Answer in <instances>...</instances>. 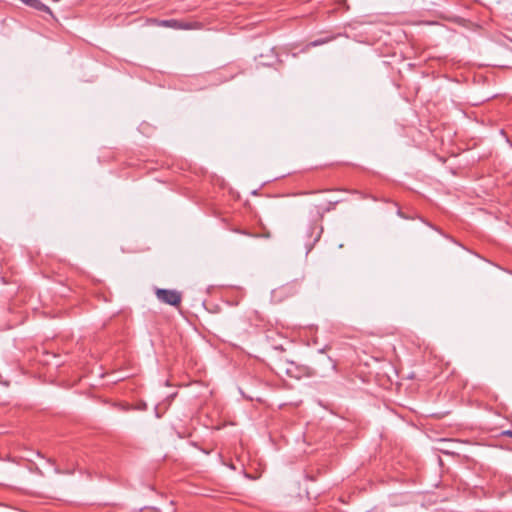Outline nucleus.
Segmentation results:
<instances>
[{
  "label": "nucleus",
  "mask_w": 512,
  "mask_h": 512,
  "mask_svg": "<svg viewBox=\"0 0 512 512\" xmlns=\"http://www.w3.org/2000/svg\"><path fill=\"white\" fill-rule=\"evenodd\" d=\"M151 23L160 26V27H166V28H172L175 30H189L192 28V24L187 21L183 20H177V19H168V20H158V19H152L150 21Z\"/></svg>",
  "instance_id": "nucleus-2"
},
{
  "label": "nucleus",
  "mask_w": 512,
  "mask_h": 512,
  "mask_svg": "<svg viewBox=\"0 0 512 512\" xmlns=\"http://www.w3.org/2000/svg\"><path fill=\"white\" fill-rule=\"evenodd\" d=\"M20 1L23 2L24 4H26L27 6L34 8L38 11H43V12H47V13L51 14L50 8L47 5H45L44 3H42L40 0H20Z\"/></svg>",
  "instance_id": "nucleus-3"
},
{
  "label": "nucleus",
  "mask_w": 512,
  "mask_h": 512,
  "mask_svg": "<svg viewBox=\"0 0 512 512\" xmlns=\"http://www.w3.org/2000/svg\"><path fill=\"white\" fill-rule=\"evenodd\" d=\"M193 27H194V29L198 28V24L195 21H194Z\"/></svg>",
  "instance_id": "nucleus-7"
},
{
  "label": "nucleus",
  "mask_w": 512,
  "mask_h": 512,
  "mask_svg": "<svg viewBox=\"0 0 512 512\" xmlns=\"http://www.w3.org/2000/svg\"><path fill=\"white\" fill-rule=\"evenodd\" d=\"M326 42H328V39H318V40L311 42L310 45L315 47V46L322 45Z\"/></svg>",
  "instance_id": "nucleus-4"
},
{
  "label": "nucleus",
  "mask_w": 512,
  "mask_h": 512,
  "mask_svg": "<svg viewBox=\"0 0 512 512\" xmlns=\"http://www.w3.org/2000/svg\"><path fill=\"white\" fill-rule=\"evenodd\" d=\"M504 434L512 436V431H505Z\"/></svg>",
  "instance_id": "nucleus-6"
},
{
  "label": "nucleus",
  "mask_w": 512,
  "mask_h": 512,
  "mask_svg": "<svg viewBox=\"0 0 512 512\" xmlns=\"http://www.w3.org/2000/svg\"><path fill=\"white\" fill-rule=\"evenodd\" d=\"M157 299L165 304L177 306L181 302V294L176 290L160 289L155 290Z\"/></svg>",
  "instance_id": "nucleus-1"
},
{
  "label": "nucleus",
  "mask_w": 512,
  "mask_h": 512,
  "mask_svg": "<svg viewBox=\"0 0 512 512\" xmlns=\"http://www.w3.org/2000/svg\"><path fill=\"white\" fill-rule=\"evenodd\" d=\"M326 361L330 365L331 370L335 371L336 370V363L330 357H327Z\"/></svg>",
  "instance_id": "nucleus-5"
}]
</instances>
